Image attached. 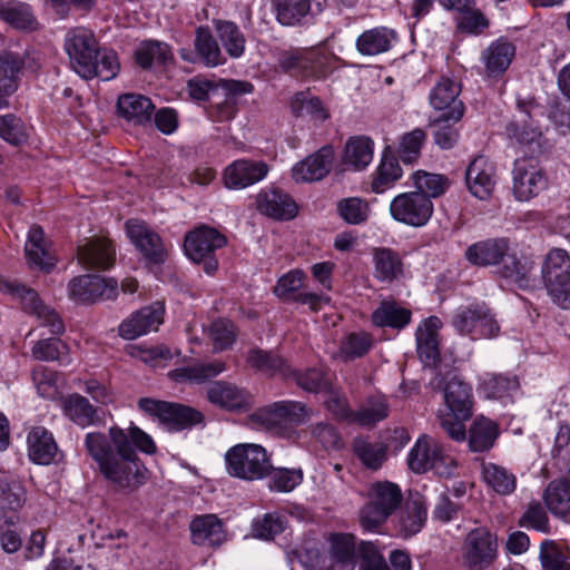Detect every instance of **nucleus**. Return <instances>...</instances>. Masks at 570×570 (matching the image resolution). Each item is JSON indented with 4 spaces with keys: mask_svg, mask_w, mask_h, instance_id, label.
Here are the masks:
<instances>
[{
    "mask_svg": "<svg viewBox=\"0 0 570 570\" xmlns=\"http://www.w3.org/2000/svg\"><path fill=\"white\" fill-rule=\"evenodd\" d=\"M28 458L40 465H49L56 462L60 454L52 432L45 426H33L27 435Z\"/></svg>",
    "mask_w": 570,
    "mask_h": 570,
    "instance_id": "25",
    "label": "nucleus"
},
{
    "mask_svg": "<svg viewBox=\"0 0 570 570\" xmlns=\"http://www.w3.org/2000/svg\"><path fill=\"white\" fill-rule=\"evenodd\" d=\"M395 30L376 27L362 32L356 39V49L363 56H376L389 51L396 41Z\"/></svg>",
    "mask_w": 570,
    "mask_h": 570,
    "instance_id": "36",
    "label": "nucleus"
},
{
    "mask_svg": "<svg viewBox=\"0 0 570 570\" xmlns=\"http://www.w3.org/2000/svg\"><path fill=\"white\" fill-rule=\"evenodd\" d=\"M433 212L432 200L423 193H402L395 196L390 204V213L393 219L412 227L426 225Z\"/></svg>",
    "mask_w": 570,
    "mask_h": 570,
    "instance_id": "11",
    "label": "nucleus"
},
{
    "mask_svg": "<svg viewBox=\"0 0 570 570\" xmlns=\"http://www.w3.org/2000/svg\"><path fill=\"white\" fill-rule=\"evenodd\" d=\"M258 210L276 220L293 219L298 212V207L294 199L281 189L271 188L262 190L257 195Z\"/></svg>",
    "mask_w": 570,
    "mask_h": 570,
    "instance_id": "24",
    "label": "nucleus"
},
{
    "mask_svg": "<svg viewBox=\"0 0 570 570\" xmlns=\"http://www.w3.org/2000/svg\"><path fill=\"white\" fill-rule=\"evenodd\" d=\"M225 463L229 475L246 481L262 480L272 471L266 450L254 443L232 446L225 454Z\"/></svg>",
    "mask_w": 570,
    "mask_h": 570,
    "instance_id": "4",
    "label": "nucleus"
},
{
    "mask_svg": "<svg viewBox=\"0 0 570 570\" xmlns=\"http://www.w3.org/2000/svg\"><path fill=\"white\" fill-rule=\"evenodd\" d=\"M517 107L519 117L507 126L508 137L521 146H539L542 131L537 122L543 117L544 108L533 98L518 99Z\"/></svg>",
    "mask_w": 570,
    "mask_h": 570,
    "instance_id": "9",
    "label": "nucleus"
},
{
    "mask_svg": "<svg viewBox=\"0 0 570 570\" xmlns=\"http://www.w3.org/2000/svg\"><path fill=\"white\" fill-rule=\"evenodd\" d=\"M428 518L426 503L419 494L411 495L395 518V529L400 537L411 538L424 527Z\"/></svg>",
    "mask_w": 570,
    "mask_h": 570,
    "instance_id": "27",
    "label": "nucleus"
},
{
    "mask_svg": "<svg viewBox=\"0 0 570 570\" xmlns=\"http://www.w3.org/2000/svg\"><path fill=\"white\" fill-rule=\"evenodd\" d=\"M412 178L415 191L423 193L429 199L442 196L451 185L446 176L423 170L415 171Z\"/></svg>",
    "mask_w": 570,
    "mask_h": 570,
    "instance_id": "57",
    "label": "nucleus"
},
{
    "mask_svg": "<svg viewBox=\"0 0 570 570\" xmlns=\"http://www.w3.org/2000/svg\"><path fill=\"white\" fill-rule=\"evenodd\" d=\"M412 312L395 301H382L371 315L377 327L402 330L411 323Z\"/></svg>",
    "mask_w": 570,
    "mask_h": 570,
    "instance_id": "39",
    "label": "nucleus"
},
{
    "mask_svg": "<svg viewBox=\"0 0 570 570\" xmlns=\"http://www.w3.org/2000/svg\"><path fill=\"white\" fill-rule=\"evenodd\" d=\"M373 346V337L366 332H354L346 335L340 344V354L345 360L364 356Z\"/></svg>",
    "mask_w": 570,
    "mask_h": 570,
    "instance_id": "61",
    "label": "nucleus"
},
{
    "mask_svg": "<svg viewBox=\"0 0 570 570\" xmlns=\"http://www.w3.org/2000/svg\"><path fill=\"white\" fill-rule=\"evenodd\" d=\"M540 560L544 570H570L568 551L553 541L541 544Z\"/></svg>",
    "mask_w": 570,
    "mask_h": 570,
    "instance_id": "64",
    "label": "nucleus"
},
{
    "mask_svg": "<svg viewBox=\"0 0 570 570\" xmlns=\"http://www.w3.org/2000/svg\"><path fill=\"white\" fill-rule=\"evenodd\" d=\"M68 354V345L57 337L39 340L31 347L32 357L43 362L58 361L67 365L70 363Z\"/></svg>",
    "mask_w": 570,
    "mask_h": 570,
    "instance_id": "52",
    "label": "nucleus"
},
{
    "mask_svg": "<svg viewBox=\"0 0 570 570\" xmlns=\"http://www.w3.org/2000/svg\"><path fill=\"white\" fill-rule=\"evenodd\" d=\"M454 330L473 340L490 338L498 335L500 326L484 303L459 306L452 314Z\"/></svg>",
    "mask_w": 570,
    "mask_h": 570,
    "instance_id": "8",
    "label": "nucleus"
},
{
    "mask_svg": "<svg viewBox=\"0 0 570 570\" xmlns=\"http://www.w3.org/2000/svg\"><path fill=\"white\" fill-rule=\"evenodd\" d=\"M292 112L299 118H308L313 121H324L328 112L322 101L316 97H309L306 92L296 94L291 101Z\"/></svg>",
    "mask_w": 570,
    "mask_h": 570,
    "instance_id": "55",
    "label": "nucleus"
},
{
    "mask_svg": "<svg viewBox=\"0 0 570 570\" xmlns=\"http://www.w3.org/2000/svg\"><path fill=\"white\" fill-rule=\"evenodd\" d=\"M276 20L283 26H296L308 16L322 12L325 0H273Z\"/></svg>",
    "mask_w": 570,
    "mask_h": 570,
    "instance_id": "28",
    "label": "nucleus"
},
{
    "mask_svg": "<svg viewBox=\"0 0 570 570\" xmlns=\"http://www.w3.org/2000/svg\"><path fill=\"white\" fill-rule=\"evenodd\" d=\"M424 130L415 128L400 138L397 154L404 164H414L421 156V149L425 141Z\"/></svg>",
    "mask_w": 570,
    "mask_h": 570,
    "instance_id": "63",
    "label": "nucleus"
},
{
    "mask_svg": "<svg viewBox=\"0 0 570 570\" xmlns=\"http://www.w3.org/2000/svg\"><path fill=\"white\" fill-rule=\"evenodd\" d=\"M194 544L218 547L226 540V531L222 520L216 514L195 517L189 524Z\"/></svg>",
    "mask_w": 570,
    "mask_h": 570,
    "instance_id": "30",
    "label": "nucleus"
},
{
    "mask_svg": "<svg viewBox=\"0 0 570 570\" xmlns=\"http://www.w3.org/2000/svg\"><path fill=\"white\" fill-rule=\"evenodd\" d=\"M216 35L222 42L227 55L237 59L244 55L246 39L238 26L228 20H214Z\"/></svg>",
    "mask_w": 570,
    "mask_h": 570,
    "instance_id": "44",
    "label": "nucleus"
},
{
    "mask_svg": "<svg viewBox=\"0 0 570 570\" xmlns=\"http://www.w3.org/2000/svg\"><path fill=\"white\" fill-rule=\"evenodd\" d=\"M195 49L200 60L208 67H216L225 62L220 48L208 28H197Z\"/></svg>",
    "mask_w": 570,
    "mask_h": 570,
    "instance_id": "53",
    "label": "nucleus"
},
{
    "mask_svg": "<svg viewBox=\"0 0 570 570\" xmlns=\"http://www.w3.org/2000/svg\"><path fill=\"white\" fill-rule=\"evenodd\" d=\"M288 377H293L297 385L307 392L320 393L327 391L333 384L334 375L325 367L317 366L304 372L292 370Z\"/></svg>",
    "mask_w": 570,
    "mask_h": 570,
    "instance_id": "50",
    "label": "nucleus"
},
{
    "mask_svg": "<svg viewBox=\"0 0 570 570\" xmlns=\"http://www.w3.org/2000/svg\"><path fill=\"white\" fill-rule=\"evenodd\" d=\"M62 412L65 416L82 429L101 423L99 410L78 393L69 394L62 400Z\"/></svg>",
    "mask_w": 570,
    "mask_h": 570,
    "instance_id": "35",
    "label": "nucleus"
},
{
    "mask_svg": "<svg viewBox=\"0 0 570 570\" xmlns=\"http://www.w3.org/2000/svg\"><path fill=\"white\" fill-rule=\"evenodd\" d=\"M173 58L168 45L159 41H145L135 51L137 65L147 69L153 63H166Z\"/></svg>",
    "mask_w": 570,
    "mask_h": 570,
    "instance_id": "58",
    "label": "nucleus"
},
{
    "mask_svg": "<svg viewBox=\"0 0 570 570\" xmlns=\"http://www.w3.org/2000/svg\"><path fill=\"white\" fill-rule=\"evenodd\" d=\"M0 19L22 30L36 29L37 20L31 7L24 2L11 0L0 6Z\"/></svg>",
    "mask_w": 570,
    "mask_h": 570,
    "instance_id": "51",
    "label": "nucleus"
},
{
    "mask_svg": "<svg viewBox=\"0 0 570 570\" xmlns=\"http://www.w3.org/2000/svg\"><path fill=\"white\" fill-rule=\"evenodd\" d=\"M165 307L160 302L145 306L124 320L118 327L119 335L125 340H135L151 331H157L164 322Z\"/></svg>",
    "mask_w": 570,
    "mask_h": 570,
    "instance_id": "18",
    "label": "nucleus"
},
{
    "mask_svg": "<svg viewBox=\"0 0 570 570\" xmlns=\"http://www.w3.org/2000/svg\"><path fill=\"white\" fill-rule=\"evenodd\" d=\"M247 362L253 368L269 376L281 375L288 377L292 373V368L286 361L272 352L252 350L248 353Z\"/></svg>",
    "mask_w": 570,
    "mask_h": 570,
    "instance_id": "46",
    "label": "nucleus"
},
{
    "mask_svg": "<svg viewBox=\"0 0 570 570\" xmlns=\"http://www.w3.org/2000/svg\"><path fill=\"white\" fill-rule=\"evenodd\" d=\"M126 233L136 248L154 264L165 262L167 252L160 236L146 223L129 219L126 223Z\"/></svg>",
    "mask_w": 570,
    "mask_h": 570,
    "instance_id": "15",
    "label": "nucleus"
},
{
    "mask_svg": "<svg viewBox=\"0 0 570 570\" xmlns=\"http://www.w3.org/2000/svg\"><path fill=\"white\" fill-rule=\"evenodd\" d=\"M461 86L450 78H442L431 90L429 99L435 110L444 111L441 117L459 122L464 115V105L459 99Z\"/></svg>",
    "mask_w": 570,
    "mask_h": 570,
    "instance_id": "16",
    "label": "nucleus"
},
{
    "mask_svg": "<svg viewBox=\"0 0 570 570\" xmlns=\"http://www.w3.org/2000/svg\"><path fill=\"white\" fill-rule=\"evenodd\" d=\"M286 519L279 513H265L252 523V534L262 540H273L285 530Z\"/></svg>",
    "mask_w": 570,
    "mask_h": 570,
    "instance_id": "62",
    "label": "nucleus"
},
{
    "mask_svg": "<svg viewBox=\"0 0 570 570\" xmlns=\"http://www.w3.org/2000/svg\"><path fill=\"white\" fill-rule=\"evenodd\" d=\"M441 453V443L428 435L420 436L407 454L409 468L415 473L431 470L433 462Z\"/></svg>",
    "mask_w": 570,
    "mask_h": 570,
    "instance_id": "40",
    "label": "nucleus"
},
{
    "mask_svg": "<svg viewBox=\"0 0 570 570\" xmlns=\"http://www.w3.org/2000/svg\"><path fill=\"white\" fill-rule=\"evenodd\" d=\"M2 289L20 299L23 309L35 315L40 325L48 327L51 334L60 335L65 332L61 317L53 308L42 303L35 289L11 281H4Z\"/></svg>",
    "mask_w": 570,
    "mask_h": 570,
    "instance_id": "10",
    "label": "nucleus"
},
{
    "mask_svg": "<svg viewBox=\"0 0 570 570\" xmlns=\"http://www.w3.org/2000/svg\"><path fill=\"white\" fill-rule=\"evenodd\" d=\"M24 63L20 53L0 51V110L9 107L8 98L18 90Z\"/></svg>",
    "mask_w": 570,
    "mask_h": 570,
    "instance_id": "22",
    "label": "nucleus"
},
{
    "mask_svg": "<svg viewBox=\"0 0 570 570\" xmlns=\"http://www.w3.org/2000/svg\"><path fill=\"white\" fill-rule=\"evenodd\" d=\"M334 150L324 146L304 160L297 163L292 169V176L297 183H311L323 179L334 163Z\"/></svg>",
    "mask_w": 570,
    "mask_h": 570,
    "instance_id": "21",
    "label": "nucleus"
},
{
    "mask_svg": "<svg viewBox=\"0 0 570 570\" xmlns=\"http://www.w3.org/2000/svg\"><path fill=\"white\" fill-rule=\"evenodd\" d=\"M401 177L402 168L399 165V160L392 155L384 154L373 174L371 189L375 194H382L392 188Z\"/></svg>",
    "mask_w": 570,
    "mask_h": 570,
    "instance_id": "47",
    "label": "nucleus"
},
{
    "mask_svg": "<svg viewBox=\"0 0 570 570\" xmlns=\"http://www.w3.org/2000/svg\"><path fill=\"white\" fill-rule=\"evenodd\" d=\"M401 488L390 481L368 485L366 502L360 510V524L364 531L376 532L401 505Z\"/></svg>",
    "mask_w": 570,
    "mask_h": 570,
    "instance_id": "3",
    "label": "nucleus"
},
{
    "mask_svg": "<svg viewBox=\"0 0 570 570\" xmlns=\"http://www.w3.org/2000/svg\"><path fill=\"white\" fill-rule=\"evenodd\" d=\"M374 142L366 136L351 137L344 148L343 163L355 170H362L373 159Z\"/></svg>",
    "mask_w": 570,
    "mask_h": 570,
    "instance_id": "43",
    "label": "nucleus"
},
{
    "mask_svg": "<svg viewBox=\"0 0 570 570\" xmlns=\"http://www.w3.org/2000/svg\"><path fill=\"white\" fill-rule=\"evenodd\" d=\"M207 400L226 410H238L248 404L249 395L235 384L217 381L207 389Z\"/></svg>",
    "mask_w": 570,
    "mask_h": 570,
    "instance_id": "37",
    "label": "nucleus"
},
{
    "mask_svg": "<svg viewBox=\"0 0 570 570\" xmlns=\"http://www.w3.org/2000/svg\"><path fill=\"white\" fill-rule=\"evenodd\" d=\"M514 197L520 202H528L546 189L548 181L543 171L534 160L529 158L517 159L513 167Z\"/></svg>",
    "mask_w": 570,
    "mask_h": 570,
    "instance_id": "14",
    "label": "nucleus"
},
{
    "mask_svg": "<svg viewBox=\"0 0 570 570\" xmlns=\"http://www.w3.org/2000/svg\"><path fill=\"white\" fill-rule=\"evenodd\" d=\"M79 263L87 268H108L115 262V248L106 237L85 240L77 250Z\"/></svg>",
    "mask_w": 570,
    "mask_h": 570,
    "instance_id": "29",
    "label": "nucleus"
},
{
    "mask_svg": "<svg viewBox=\"0 0 570 570\" xmlns=\"http://www.w3.org/2000/svg\"><path fill=\"white\" fill-rule=\"evenodd\" d=\"M227 244V238L216 228L200 225L188 232L184 239V252L195 263H203L204 271L213 275L218 267L215 252Z\"/></svg>",
    "mask_w": 570,
    "mask_h": 570,
    "instance_id": "7",
    "label": "nucleus"
},
{
    "mask_svg": "<svg viewBox=\"0 0 570 570\" xmlns=\"http://www.w3.org/2000/svg\"><path fill=\"white\" fill-rule=\"evenodd\" d=\"M89 65L94 70L91 75L81 76L85 79L98 77L104 81H108L114 79L120 69L116 52L109 49H98L95 58L89 61Z\"/></svg>",
    "mask_w": 570,
    "mask_h": 570,
    "instance_id": "56",
    "label": "nucleus"
},
{
    "mask_svg": "<svg viewBox=\"0 0 570 570\" xmlns=\"http://www.w3.org/2000/svg\"><path fill=\"white\" fill-rule=\"evenodd\" d=\"M278 67L295 77H315L322 67L320 53L312 48H291L277 57Z\"/></svg>",
    "mask_w": 570,
    "mask_h": 570,
    "instance_id": "17",
    "label": "nucleus"
},
{
    "mask_svg": "<svg viewBox=\"0 0 570 570\" xmlns=\"http://www.w3.org/2000/svg\"><path fill=\"white\" fill-rule=\"evenodd\" d=\"M445 411H439L438 420L448 436L455 442L466 440L465 422L473 414L472 386L458 375L449 377L443 389Z\"/></svg>",
    "mask_w": 570,
    "mask_h": 570,
    "instance_id": "2",
    "label": "nucleus"
},
{
    "mask_svg": "<svg viewBox=\"0 0 570 570\" xmlns=\"http://www.w3.org/2000/svg\"><path fill=\"white\" fill-rule=\"evenodd\" d=\"M116 286V281H106L99 275H81L69 282L68 294L76 303L90 304L99 298H109Z\"/></svg>",
    "mask_w": 570,
    "mask_h": 570,
    "instance_id": "19",
    "label": "nucleus"
},
{
    "mask_svg": "<svg viewBox=\"0 0 570 570\" xmlns=\"http://www.w3.org/2000/svg\"><path fill=\"white\" fill-rule=\"evenodd\" d=\"M268 170L264 161L237 159L224 169L223 181L228 189H244L263 180Z\"/></svg>",
    "mask_w": 570,
    "mask_h": 570,
    "instance_id": "20",
    "label": "nucleus"
},
{
    "mask_svg": "<svg viewBox=\"0 0 570 570\" xmlns=\"http://www.w3.org/2000/svg\"><path fill=\"white\" fill-rule=\"evenodd\" d=\"M510 243L504 237L488 238L470 245L464 256L469 263L479 267L493 266L508 255Z\"/></svg>",
    "mask_w": 570,
    "mask_h": 570,
    "instance_id": "26",
    "label": "nucleus"
},
{
    "mask_svg": "<svg viewBox=\"0 0 570 570\" xmlns=\"http://www.w3.org/2000/svg\"><path fill=\"white\" fill-rule=\"evenodd\" d=\"M482 478L488 487L500 495H509L517 488L515 475L504 466L494 463H484Z\"/></svg>",
    "mask_w": 570,
    "mask_h": 570,
    "instance_id": "48",
    "label": "nucleus"
},
{
    "mask_svg": "<svg viewBox=\"0 0 570 570\" xmlns=\"http://www.w3.org/2000/svg\"><path fill=\"white\" fill-rule=\"evenodd\" d=\"M442 322L436 316L426 318L416 330V346L420 360L426 366L434 365L439 360V330Z\"/></svg>",
    "mask_w": 570,
    "mask_h": 570,
    "instance_id": "32",
    "label": "nucleus"
},
{
    "mask_svg": "<svg viewBox=\"0 0 570 570\" xmlns=\"http://www.w3.org/2000/svg\"><path fill=\"white\" fill-rule=\"evenodd\" d=\"M117 109L121 117L135 125H144L151 119L155 106L148 97L125 94L118 98Z\"/></svg>",
    "mask_w": 570,
    "mask_h": 570,
    "instance_id": "38",
    "label": "nucleus"
},
{
    "mask_svg": "<svg viewBox=\"0 0 570 570\" xmlns=\"http://www.w3.org/2000/svg\"><path fill=\"white\" fill-rule=\"evenodd\" d=\"M498 556L497 537L487 528L471 530L462 546L464 563L470 568H489Z\"/></svg>",
    "mask_w": 570,
    "mask_h": 570,
    "instance_id": "12",
    "label": "nucleus"
},
{
    "mask_svg": "<svg viewBox=\"0 0 570 570\" xmlns=\"http://www.w3.org/2000/svg\"><path fill=\"white\" fill-rule=\"evenodd\" d=\"M390 407L387 401L382 397H373L366 404L354 412L352 422L363 426H373L389 416Z\"/></svg>",
    "mask_w": 570,
    "mask_h": 570,
    "instance_id": "59",
    "label": "nucleus"
},
{
    "mask_svg": "<svg viewBox=\"0 0 570 570\" xmlns=\"http://www.w3.org/2000/svg\"><path fill=\"white\" fill-rule=\"evenodd\" d=\"M500 273L509 283L519 288H528L532 284L533 262L529 258H518L515 255H507Z\"/></svg>",
    "mask_w": 570,
    "mask_h": 570,
    "instance_id": "49",
    "label": "nucleus"
},
{
    "mask_svg": "<svg viewBox=\"0 0 570 570\" xmlns=\"http://www.w3.org/2000/svg\"><path fill=\"white\" fill-rule=\"evenodd\" d=\"M515 53L512 42L500 38L491 42L481 55L488 77H498L502 75L510 66Z\"/></svg>",
    "mask_w": 570,
    "mask_h": 570,
    "instance_id": "34",
    "label": "nucleus"
},
{
    "mask_svg": "<svg viewBox=\"0 0 570 570\" xmlns=\"http://www.w3.org/2000/svg\"><path fill=\"white\" fill-rule=\"evenodd\" d=\"M373 256V275L382 283H393L404 275V263L401 255L389 247H375Z\"/></svg>",
    "mask_w": 570,
    "mask_h": 570,
    "instance_id": "33",
    "label": "nucleus"
},
{
    "mask_svg": "<svg viewBox=\"0 0 570 570\" xmlns=\"http://www.w3.org/2000/svg\"><path fill=\"white\" fill-rule=\"evenodd\" d=\"M28 264L37 269L49 272L56 266V257L49 249V243L40 226H33L28 233L24 245Z\"/></svg>",
    "mask_w": 570,
    "mask_h": 570,
    "instance_id": "31",
    "label": "nucleus"
},
{
    "mask_svg": "<svg viewBox=\"0 0 570 570\" xmlns=\"http://www.w3.org/2000/svg\"><path fill=\"white\" fill-rule=\"evenodd\" d=\"M498 436V424L494 421L480 415L475 417L470 425L466 439L472 452H484L494 445Z\"/></svg>",
    "mask_w": 570,
    "mask_h": 570,
    "instance_id": "41",
    "label": "nucleus"
},
{
    "mask_svg": "<svg viewBox=\"0 0 570 570\" xmlns=\"http://www.w3.org/2000/svg\"><path fill=\"white\" fill-rule=\"evenodd\" d=\"M330 558L342 567L353 566L356 560V538L351 533L333 532L327 538Z\"/></svg>",
    "mask_w": 570,
    "mask_h": 570,
    "instance_id": "45",
    "label": "nucleus"
},
{
    "mask_svg": "<svg viewBox=\"0 0 570 570\" xmlns=\"http://www.w3.org/2000/svg\"><path fill=\"white\" fill-rule=\"evenodd\" d=\"M465 180L473 196L487 199L495 186L494 165L483 156L475 157L466 168Z\"/></svg>",
    "mask_w": 570,
    "mask_h": 570,
    "instance_id": "23",
    "label": "nucleus"
},
{
    "mask_svg": "<svg viewBox=\"0 0 570 570\" xmlns=\"http://www.w3.org/2000/svg\"><path fill=\"white\" fill-rule=\"evenodd\" d=\"M353 450L360 461L368 469L377 470L386 459V448L382 443H372L365 439H355Z\"/></svg>",
    "mask_w": 570,
    "mask_h": 570,
    "instance_id": "60",
    "label": "nucleus"
},
{
    "mask_svg": "<svg viewBox=\"0 0 570 570\" xmlns=\"http://www.w3.org/2000/svg\"><path fill=\"white\" fill-rule=\"evenodd\" d=\"M65 49L70 58L73 70L79 76L91 75L94 69L89 61L95 58L99 48L90 30L83 27L69 30L65 39Z\"/></svg>",
    "mask_w": 570,
    "mask_h": 570,
    "instance_id": "13",
    "label": "nucleus"
},
{
    "mask_svg": "<svg viewBox=\"0 0 570 570\" xmlns=\"http://www.w3.org/2000/svg\"><path fill=\"white\" fill-rule=\"evenodd\" d=\"M83 445L104 480L126 494L137 491L148 479V470L136 450L146 454L157 450L151 436L136 425L127 430L114 425L108 429V434L89 432Z\"/></svg>",
    "mask_w": 570,
    "mask_h": 570,
    "instance_id": "1",
    "label": "nucleus"
},
{
    "mask_svg": "<svg viewBox=\"0 0 570 570\" xmlns=\"http://www.w3.org/2000/svg\"><path fill=\"white\" fill-rule=\"evenodd\" d=\"M542 281L551 299L561 308H570V256L561 248L551 249L541 269Z\"/></svg>",
    "mask_w": 570,
    "mask_h": 570,
    "instance_id": "6",
    "label": "nucleus"
},
{
    "mask_svg": "<svg viewBox=\"0 0 570 570\" xmlns=\"http://www.w3.org/2000/svg\"><path fill=\"white\" fill-rule=\"evenodd\" d=\"M518 387L517 377L495 373L483 374L479 384L480 393L484 394L487 399H502Z\"/></svg>",
    "mask_w": 570,
    "mask_h": 570,
    "instance_id": "54",
    "label": "nucleus"
},
{
    "mask_svg": "<svg viewBox=\"0 0 570 570\" xmlns=\"http://www.w3.org/2000/svg\"><path fill=\"white\" fill-rule=\"evenodd\" d=\"M138 407L147 415L157 419L169 432L191 429L204 421L202 412L180 403L142 397L138 401Z\"/></svg>",
    "mask_w": 570,
    "mask_h": 570,
    "instance_id": "5",
    "label": "nucleus"
},
{
    "mask_svg": "<svg viewBox=\"0 0 570 570\" xmlns=\"http://www.w3.org/2000/svg\"><path fill=\"white\" fill-rule=\"evenodd\" d=\"M226 370L225 363L216 361L210 363H196L194 365L178 367L168 373V376L177 383L203 384L219 375Z\"/></svg>",
    "mask_w": 570,
    "mask_h": 570,
    "instance_id": "42",
    "label": "nucleus"
}]
</instances>
